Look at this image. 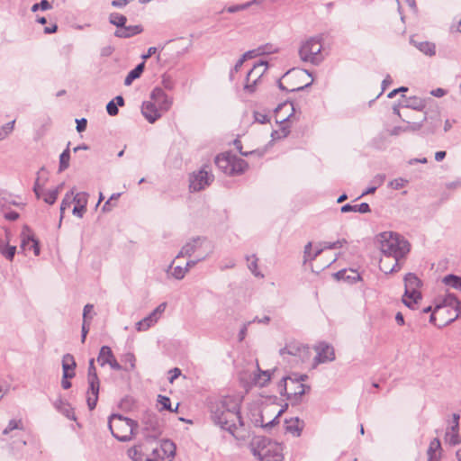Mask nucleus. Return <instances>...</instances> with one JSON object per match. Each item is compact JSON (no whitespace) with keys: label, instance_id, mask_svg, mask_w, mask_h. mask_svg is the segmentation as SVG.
<instances>
[{"label":"nucleus","instance_id":"obj_1","mask_svg":"<svg viewBox=\"0 0 461 461\" xmlns=\"http://www.w3.org/2000/svg\"><path fill=\"white\" fill-rule=\"evenodd\" d=\"M211 419L221 429L228 431L236 438L240 428L243 427L239 401L233 396H223L211 400L209 402Z\"/></svg>","mask_w":461,"mask_h":461},{"label":"nucleus","instance_id":"obj_2","mask_svg":"<svg viewBox=\"0 0 461 461\" xmlns=\"http://www.w3.org/2000/svg\"><path fill=\"white\" fill-rule=\"evenodd\" d=\"M380 250L384 258H403L410 251V243L400 235L384 231L379 235Z\"/></svg>","mask_w":461,"mask_h":461},{"label":"nucleus","instance_id":"obj_3","mask_svg":"<svg viewBox=\"0 0 461 461\" xmlns=\"http://www.w3.org/2000/svg\"><path fill=\"white\" fill-rule=\"evenodd\" d=\"M252 454L260 461H283V446L266 437H255L250 444Z\"/></svg>","mask_w":461,"mask_h":461},{"label":"nucleus","instance_id":"obj_4","mask_svg":"<svg viewBox=\"0 0 461 461\" xmlns=\"http://www.w3.org/2000/svg\"><path fill=\"white\" fill-rule=\"evenodd\" d=\"M175 455L176 445L169 439H163L160 448L152 449L149 456L141 453L140 446H134L128 450V456L133 461H171Z\"/></svg>","mask_w":461,"mask_h":461},{"label":"nucleus","instance_id":"obj_5","mask_svg":"<svg viewBox=\"0 0 461 461\" xmlns=\"http://www.w3.org/2000/svg\"><path fill=\"white\" fill-rule=\"evenodd\" d=\"M108 427L116 439L121 442H127L132 438L135 429L138 428V423L121 414H112L108 420Z\"/></svg>","mask_w":461,"mask_h":461},{"label":"nucleus","instance_id":"obj_6","mask_svg":"<svg viewBox=\"0 0 461 461\" xmlns=\"http://www.w3.org/2000/svg\"><path fill=\"white\" fill-rule=\"evenodd\" d=\"M321 50V38L315 36L309 38L302 43L299 49V55L303 61L319 65L324 59Z\"/></svg>","mask_w":461,"mask_h":461},{"label":"nucleus","instance_id":"obj_7","mask_svg":"<svg viewBox=\"0 0 461 461\" xmlns=\"http://www.w3.org/2000/svg\"><path fill=\"white\" fill-rule=\"evenodd\" d=\"M87 382L88 389L86 392V402L89 410L93 411L96 406L100 389V381L97 375L96 368L95 366L94 358L89 360Z\"/></svg>","mask_w":461,"mask_h":461},{"label":"nucleus","instance_id":"obj_8","mask_svg":"<svg viewBox=\"0 0 461 461\" xmlns=\"http://www.w3.org/2000/svg\"><path fill=\"white\" fill-rule=\"evenodd\" d=\"M306 375L294 374L290 377V387L288 393V401L291 402L292 405H296L301 402L302 396L306 393V389H310L309 386L303 384L302 382L307 379Z\"/></svg>","mask_w":461,"mask_h":461},{"label":"nucleus","instance_id":"obj_9","mask_svg":"<svg viewBox=\"0 0 461 461\" xmlns=\"http://www.w3.org/2000/svg\"><path fill=\"white\" fill-rule=\"evenodd\" d=\"M279 353L284 358H285V355L294 357L295 364L303 363L310 358L309 348L297 341L287 343L279 350Z\"/></svg>","mask_w":461,"mask_h":461},{"label":"nucleus","instance_id":"obj_10","mask_svg":"<svg viewBox=\"0 0 461 461\" xmlns=\"http://www.w3.org/2000/svg\"><path fill=\"white\" fill-rule=\"evenodd\" d=\"M267 69V61L261 60L256 63L247 74L246 82L244 85V91L248 92L249 94L254 93L256 91V86L258 83L259 82L260 78L263 77Z\"/></svg>","mask_w":461,"mask_h":461},{"label":"nucleus","instance_id":"obj_11","mask_svg":"<svg viewBox=\"0 0 461 461\" xmlns=\"http://www.w3.org/2000/svg\"><path fill=\"white\" fill-rule=\"evenodd\" d=\"M206 166L194 172L189 177V188L192 192H199L210 185L214 179V176L206 170Z\"/></svg>","mask_w":461,"mask_h":461},{"label":"nucleus","instance_id":"obj_12","mask_svg":"<svg viewBox=\"0 0 461 461\" xmlns=\"http://www.w3.org/2000/svg\"><path fill=\"white\" fill-rule=\"evenodd\" d=\"M144 435L147 439H156L162 432L161 423L155 413L146 412L142 419Z\"/></svg>","mask_w":461,"mask_h":461},{"label":"nucleus","instance_id":"obj_13","mask_svg":"<svg viewBox=\"0 0 461 461\" xmlns=\"http://www.w3.org/2000/svg\"><path fill=\"white\" fill-rule=\"evenodd\" d=\"M21 249L23 251L26 250H33L35 256L40 255V244L39 240L35 239L33 233L31 229L25 226L21 233Z\"/></svg>","mask_w":461,"mask_h":461},{"label":"nucleus","instance_id":"obj_14","mask_svg":"<svg viewBox=\"0 0 461 461\" xmlns=\"http://www.w3.org/2000/svg\"><path fill=\"white\" fill-rule=\"evenodd\" d=\"M315 350L317 352V355L313 359L315 366L331 362L335 359V351L333 347L326 342H320L315 347Z\"/></svg>","mask_w":461,"mask_h":461},{"label":"nucleus","instance_id":"obj_15","mask_svg":"<svg viewBox=\"0 0 461 461\" xmlns=\"http://www.w3.org/2000/svg\"><path fill=\"white\" fill-rule=\"evenodd\" d=\"M97 362L100 366H104L109 365L113 370L120 371L122 370V366L116 360L112 349L108 346H103L100 348Z\"/></svg>","mask_w":461,"mask_h":461},{"label":"nucleus","instance_id":"obj_16","mask_svg":"<svg viewBox=\"0 0 461 461\" xmlns=\"http://www.w3.org/2000/svg\"><path fill=\"white\" fill-rule=\"evenodd\" d=\"M207 240L205 237L197 236L189 240L180 249L179 253L176 255V258H184V257H191L195 251L201 249Z\"/></svg>","mask_w":461,"mask_h":461},{"label":"nucleus","instance_id":"obj_17","mask_svg":"<svg viewBox=\"0 0 461 461\" xmlns=\"http://www.w3.org/2000/svg\"><path fill=\"white\" fill-rule=\"evenodd\" d=\"M150 98L158 104L162 111H167L172 104V99L160 87L152 90Z\"/></svg>","mask_w":461,"mask_h":461},{"label":"nucleus","instance_id":"obj_18","mask_svg":"<svg viewBox=\"0 0 461 461\" xmlns=\"http://www.w3.org/2000/svg\"><path fill=\"white\" fill-rule=\"evenodd\" d=\"M88 194L85 192L77 193L73 197V202L76 203L72 213L78 217L82 218L86 211Z\"/></svg>","mask_w":461,"mask_h":461},{"label":"nucleus","instance_id":"obj_19","mask_svg":"<svg viewBox=\"0 0 461 461\" xmlns=\"http://www.w3.org/2000/svg\"><path fill=\"white\" fill-rule=\"evenodd\" d=\"M141 113L149 123H154L161 116L156 104L152 102H143L141 105Z\"/></svg>","mask_w":461,"mask_h":461},{"label":"nucleus","instance_id":"obj_20","mask_svg":"<svg viewBox=\"0 0 461 461\" xmlns=\"http://www.w3.org/2000/svg\"><path fill=\"white\" fill-rule=\"evenodd\" d=\"M410 43L426 56L433 57L436 55V45L433 42L420 41L415 40L414 37H411Z\"/></svg>","mask_w":461,"mask_h":461},{"label":"nucleus","instance_id":"obj_21","mask_svg":"<svg viewBox=\"0 0 461 461\" xmlns=\"http://www.w3.org/2000/svg\"><path fill=\"white\" fill-rule=\"evenodd\" d=\"M77 366L74 357L71 354H65L62 357V369L64 378H73Z\"/></svg>","mask_w":461,"mask_h":461},{"label":"nucleus","instance_id":"obj_22","mask_svg":"<svg viewBox=\"0 0 461 461\" xmlns=\"http://www.w3.org/2000/svg\"><path fill=\"white\" fill-rule=\"evenodd\" d=\"M143 28L141 25H130L126 26V24L123 25L121 29H117L114 32V35L118 38H130L134 35L140 34L142 32Z\"/></svg>","mask_w":461,"mask_h":461},{"label":"nucleus","instance_id":"obj_23","mask_svg":"<svg viewBox=\"0 0 461 461\" xmlns=\"http://www.w3.org/2000/svg\"><path fill=\"white\" fill-rule=\"evenodd\" d=\"M303 429V421L299 418L285 420V430L295 437H299Z\"/></svg>","mask_w":461,"mask_h":461},{"label":"nucleus","instance_id":"obj_24","mask_svg":"<svg viewBox=\"0 0 461 461\" xmlns=\"http://www.w3.org/2000/svg\"><path fill=\"white\" fill-rule=\"evenodd\" d=\"M217 167L224 174L230 176L231 155L220 154L215 158Z\"/></svg>","mask_w":461,"mask_h":461},{"label":"nucleus","instance_id":"obj_25","mask_svg":"<svg viewBox=\"0 0 461 461\" xmlns=\"http://www.w3.org/2000/svg\"><path fill=\"white\" fill-rule=\"evenodd\" d=\"M248 168V163L236 156H231L230 176L243 174Z\"/></svg>","mask_w":461,"mask_h":461},{"label":"nucleus","instance_id":"obj_26","mask_svg":"<svg viewBox=\"0 0 461 461\" xmlns=\"http://www.w3.org/2000/svg\"><path fill=\"white\" fill-rule=\"evenodd\" d=\"M334 277L337 280L348 281L349 283H356L360 279L359 274L355 270H339L334 274Z\"/></svg>","mask_w":461,"mask_h":461},{"label":"nucleus","instance_id":"obj_27","mask_svg":"<svg viewBox=\"0 0 461 461\" xmlns=\"http://www.w3.org/2000/svg\"><path fill=\"white\" fill-rule=\"evenodd\" d=\"M421 299V294L420 291L413 290V292L409 291L408 288H405L404 294L402 297V303L409 308H413V305L418 303L419 300Z\"/></svg>","mask_w":461,"mask_h":461},{"label":"nucleus","instance_id":"obj_28","mask_svg":"<svg viewBox=\"0 0 461 461\" xmlns=\"http://www.w3.org/2000/svg\"><path fill=\"white\" fill-rule=\"evenodd\" d=\"M340 212L343 213L354 212L360 213H367L371 212L370 206L367 203H362L357 205H351L350 203H346L341 206Z\"/></svg>","mask_w":461,"mask_h":461},{"label":"nucleus","instance_id":"obj_29","mask_svg":"<svg viewBox=\"0 0 461 461\" xmlns=\"http://www.w3.org/2000/svg\"><path fill=\"white\" fill-rule=\"evenodd\" d=\"M421 285V281L418 278V276L413 273H408L404 276V287L408 288L409 291L413 292V290L420 291V287Z\"/></svg>","mask_w":461,"mask_h":461},{"label":"nucleus","instance_id":"obj_30","mask_svg":"<svg viewBox=\"0 0 461 461\" xmlns=\"http://www.w3.org/2000/svg\"><path fill=\"white\" fill-rule=\"evenodd\" d=\"M387 259H392V258H383L380 260V270L384 274H391L393 272L398 271L400 269L399 260L400 259H393V264L391 267L390 264L387 263Z\"/></svg>","mask_w":461,"mask_h":461},{"label":"nucleus","instance_id":"obj_31","mask_svg":"<svg viewBox=\"0 0 461 461\" xmlns=\"http://www.w3.org/2000/svg\"><path fill=\"white\" fill-rule=\"evenodd\" d=\"M74 196H75V188H72L69 192H68L66 194L65 197L63 198L61 204H60V219H59V227L61 226L65 210L67 208H68L72 203H74L73 202Z\"/></svg>","mask_w":461,"mask_h":461},{"label":"nucleus","instance_id":"obj_32","mask_svg":"<svg viewBox=\"0 0 461 461\" xmlns=\"http://www.w3.org/2000/svg\"><path fill=\"white\" fill-rule=\"evenodd\" d=\"M158 321V319L154 317L151 312L142 319L141 321L136 323V330L138 331H144L149 330L151 326H153Z\"/></svg>","mask_w":461,"mask_h":461},{"label":"nucleus","instance_id":"obj_33","mask_svg":"<svg viewBox=\"0 0 461 461\" xmlns=\"http://www.w3.org/2000/svg\"><path fill=\"white\" fill-rule=\"evenodd\" d=\"M402 105L406 108L421 111L425 107V102L420 97L412 96L408 98Z\"/></svg>","mask_w":461,"mask_h":461},{"label":"nucleus","instance_id":"obj_34","mask_svg":"<svg viewBox=\"0 0 461 461\" xmlns=\"http://www.w3.org/2000/svg\"><path fill=\"white\" fill-rule=\"evenodd\" d=\"M174 260L172 263L168 266L167 269V274H171V276L176 278V280H181L185 277V276L187 273V268L182 267H173Z\"/></svg>","mask_w":461,"mask_h":461},{"label":"nucleus","instance_id":"obj_35","mask_svg":"<svg viewBox=\"0 0 461 461\" xmlns=\"http://www.w3.org/2000/svg\"><path fill=\"white\" fill-rule=\"evenodd\" d=\"M69 146H70V142L68 143L67 148L63 150V152L59 156V172L66 170L69 167V159H70Z\"/></svg>","mask_w":461,"mask_h":461},{"label":"nucleus","instance_id":"obj_36","mask_svg":"<svg viewBox=\"0 0 461 461\" xmlns=\"http://www.w3.org/2000/svg\"><path fill=\"white\" fill-rule=\"evenodd\" d=\"M122 361L125 364L122 366V370L130 372L135 369L136 366V357L132 353H126L123 355Z\"/></svg>","mask_w":461,"mask_h":461},{"label":"nucleus","instance_id":"obj_37","mask_svg":"<svg viewBox=\"0 0 461 461\" xmlns=\"http://www.w3.org/2000/svg\"><path fill=\"white\" fill-rule=\"evenodd\" d=\"M443 283L448 286L461 291V276L453 274L447 275L443 278Z\"/></svg>","mask_w":461,"mask_h":461},{"label":"nucleus","instance_id":"obj_38","mask_svg":"<svg viewBox=\"0 0 461 461\" xmlns=\"http://www.w3.org/2000/svg\"><path fill=\"white\" fill-rule=\"evenodd\" d=\"M158 404L160 405V409H159L160 411L166 410V411H169L171 412L177 411L178 403L176 404V409H172L170 399L167 396L159 394L158 396Z\"/></svg>","mask_w":461,"mask_h":461},{"label":"nucleus","instance_id":"obj_39","mask_svg":"<svg viewBox=\"0 0 461 461\" xmlns=\"http://www.w3.org/2000/svg\"><path fill=\"white\" fill-rule=\"evenodd\" d=\"M109 21L112 24L115 25L117 29H121L126 24L127 18L121 14L113 13L110 14Z\"/></svg>","mask_w":461,"mask_h":461},{"label":"nucleus","instance_id":"obj_40","mask_svg":"<svg viewBox=\"0 0 461 461\" xmlns=\"http://www.w3.org/2000/svg\"><path fill=\"white\" fill-rule=\"evenodd\" d=\"M270 371H260V373L255 376L254 382L262 387L265 386L270 381Z\"/></svg>","mask_w":461,"mask_h":461},{"label":"nucleus","instance_id":"obj_41","mask_svg":"<svg viewBox=\"0 0 461 461\" xmlns=\"http://www.w3.org/2000/svg\"><path fill=\"white\" fill-rule=\"evenodd\" d=\"M267 46H261V47H258V49H255V50H249V51L245 52L242 55V57L247 60V59L255 58L257 56H260V55H263V54H266V53H269L270 50H267Z\"/></svg>","mask_w":461,"mask_h":461},{"label":"nucleus","instance_id":"obj_42","mask_svg":"<svg viewBox=\"0 0 461 461\" xmlns=\"http://www.w3.org/2000/svg\"><path fill=\"white\" fill-rule=\"evenodd\" d=\"M291 376H284L278 384V391L281 395H285L288 400L290 378Z\"/></svg>","mask_w":461,"mask_h":461},{"label":"nucleus","instance_id":"obj_43","mask_svg":"<svg viewBox=\"0 0 461 461\" xmlns=\"http://www.w3.org/2000/svg\"><path fill=\"white\" fill-rule=\"evenodd\" d=\"M246 259L249 262V269L252 272V274L255 276L263 277V275L258 271V258H256V256L255 255L247 256Z\"/></svg>","mask_w":461,"mask_h":461},{"label":"nucleus","instance_id":"obj_44","mask_svg":"<svg viewBox=\"0 0 461 461\" xmlns=\"http://www.w3.org/2000/svg\"><path fill=\"white\" fill-rule=\"evenodd\" d=\"M14 429H23V425L21 420H9L7 427L3 430V434L7 435Z\"/></svg>","mask_w":461,"mask_h":461},{"label":"nucleus","instance_id":"obj_45","mask_svg":"<svg viewBox=\"0 0 461 461\" xmlns=\"http://www.w3.org/2000/svg\"><path fill=\"white\" fill-rule=\"evenodd\" d=\"M441 450V444L438 438H433L429 446V448L427 450L428 456H438L437 452Z\"/></svg>","mask_w":461,"mask_h":461},{"label":"nucleus","instance_id":"obj_46","mask_svg":"<svg viewBox=\"0 0 461 461\" xmlns=\"http://www.w3.org/2000/svg\"><path fill=\"white\" fill-rule=\"evenodd\" d=\"M15 121H12L0 128V140L5 139L13 131Z\"/></svg>","mask_w":461,"mask_h":461},{"label":"nucleus","instance_id":"obj_47","mask_svg":"<svg viewBox=\"0 0 461 461\" xmlns=\"http://www.w3.org/2000/svg\"><path fill=\"white\" fill-rule=\"evenodd\" d=\"M446 439L450 445L456 446L460 443V438L458 434V430H451L447 431Z\"/></svg>","mask_w":461,"mask_h":461},{"label":"nucleus","instance_id":"obj_48","mask_svg":"<svg viewBox=\"0 0 461 461\" xmlns=\"http://www.w3.org/2000/svg\"><path fill=\"white\" fill-rule=\"evenodd\" d=\"M59 194V188H55L53 190L48 191L45 194L43 200L45 203H47L49 204H53L56 202Z\"/></svg>","mask_w":461,"mask_h":461},{"label":"nucleus","instance_id":"obj_49","mask_svg":"<svg viewBox=\"0 0 461 461\" xmlns=\"http://www.w3.org/2000/svg\"><path fill=\"white\" fill-rule=\"evenodd\" d=\"M59 411L68 419L76 420L74 410L68 402H66Z\"/></svg>","mask_w":461,"mask_h":461},{"label":"nucleus","instance_id":"obj_50","mask_svg":"<svg viewBox=\"0 0 461 461\" xmlns=\"http://www.w3.org/2000/svg\"><path fill=\"white\" fill-rule=\"evenodd\" d=\"M427 121V115L424 114L423 118L421 119L420 122H407V125L406 127L408 128V131H420L422 126H423V122Z\"/></svg>","mask_w":461,"mask_h":461},{"label":"nucleus","instance_id":"obj_51","mask_svg":"<svg viewBox=\"0 0 461 461\" xmlns=\"http://www.w3.org/2000/svg\"><path fill=\"white\" fill-rule=\"evenodd\" d=\"M6 259L12 261L16 253L15 246H9L6 244L5 248L0 252Z\"/></svg>","mask_w":461,"mask_h":461},{"label":"nucleus","instance_id":"obj_52","mask_svg":"<svg viewBox=\"0 0 461 461\" xmlns=\"http://www.w3.org/2000/svg\"><path fill=\"white\" fill-rule=\"evenodd\" d=\"M252 3L253 2H247V3L241 4V5H230V6L227 7L226 10L230 14H234V13H237V12H240V11L246 10L247 8H249L252 5Z\"/></svg>","mask_w":461,"mask_h":461},{"label":"nucleus","instance_id":"obj_53","mask_svg":"<svg viewBox=\"0 0 461 461\" xmlns=\"http://www.w3.org/2000/svg\"><path fill=\"white\" fill-rule=\"evenodd\" d=\"M145 68V63L141 62L138 64L133 69H131L128 74L133 77L134 79L139 78L143 73Z\"/></svg>","mask_w":461,"mask_h":461},{"label":"nucleus","instance_id":"obj_54","mask_svg":"<svg viewBox=\"0 0 461 461\" xmlns=\"http://www.w3.org/2000/svg\"><path fill=\"white\" fill-rule=\"evenodd\" d=\"M442 310H444V307H443L442 305H439V304H438V305H437V306L435 307L433 313H432V314L430 315V317H429V322H430V323H432V324H434V325H437V326H438V327H441V326H444V325H446L447 323L451 322V321H454V319H451V320H449V321H446L445 323H442V324H437V323H436V316H435V314H436V313H438V312H440V311H442Z\"/></svg>","mask_w":461,"mask_h":461},{"label":"nucleus","instance_id":"obj_55","mask_svg":"<svg viewBox=\"0 0 461 461\" xmlns=\"http://www.w3.org/2000/svg\"><path fill=\"white\" fill-rule=\"evenodd\" d=\"M407 183H408V181L406 179L399 177V178H395V179L392 180L389 183V186L394 190H399V189L402 188Z\"/></svg>","mask_w":461,"mask_h":461},{"label":"nucleus","instance_id":"obj_56","mask_svg":"<svg viewBox=\"0 0 461 461\" xmlns=\"http://www.w3.org/2000/svg\"><path fill=\"white\" fill-rule=\"evenodd\" d=\"M346 243H347V240L345 239H342V240H338L335 242H323L322 245H324V249H335L338 248H341Z\"/></svg>","mask_w":461,"mask_h":461},{"label":"nucleus","instance_id":"obj_57","mask_svg":"<svg viewBox=\"0 0 461 461\" xmlns=\"http://www.w3.org/2000/svg\"><path fill=\"white\" fill-rule=\"evenodd\" d=\"M283 412H284V410H280L277 412L276 416L270 421L267 422L266 424H264L263 420H261L260 426L262 428H264L265 429H272L275 425H276L278 423V418L282 415Z\"/></svg>","mask_w":461,"mask_h":461},{"label":"nucleus","instance_id":"obj_58","mask_svg":"<svg viewBox=\"0 0 461 461\" xmlns=\"http://www.w3.org/2000/svg\"><path fill=\"white\" fill-rule=\"evenodd\" d=\"M445 303L446 304H449V305H456V308L457 309L461 303L459 302V300L457 299V297L454 294H448L445 300H444Z\"/></svg>","mask_w":461,"mask_h":461},{"label":"nucleus","instance_id":"obj_59","mask_svg":"<svg viewBox=\"0 0 461 461\" xmlns=\"http://www.w3.org/2000/svg\"><path fill=\"white\" fill-rule=\"evenodd\" d=\"M106 111H107V113L110 115V116H115L118 114L119 113V110H118V106L117 104L114 103V100H111L107 104H106Z\"/></svg>","mask_w":461,"mask_h":461},{"label":"nucleus","instance_id":"obj_60","mask_svg":"<svg viewBox=\"0 0 461 461\" xmlns=\"http://www.w3.org/2000/svg\"><path fill=\"white\" fill-rule=\"evenodd\" d=\"M212 251L209 250L204 256L194 259V260H189L186 262L185 268H187V272L190 270V268L194 267L198 262L204 260L211 253Z\"/></svg>","mask_w":461,"mask_h":461},{"label":"nucleus","instance_id":"obj_61","mask_svg":"<svg viewBox=\"0 0 461 461\" xmlns=\"http://www.w3.org/2000/svg\"><path fill=\"white\" fill-rule=\"evenodd\" d=\"M254 119L256 122H259V123H266L267 122H269V117L267 114H265L263 113H260V112H255L254 113Z\"/></svg>","mask_w":461,"mask_h":461},{"label":"nucleus","instance_id":"obj_62","mask_svg":"<svg viewBox=\"0 0 461 461\" xmlns=\"http://www.w3.org/2000/svg\"><path fill=\"white\" fill-rule=\"evenodd\" d=\"M166 307L167 303H162L155 310L151 312V314L158 320L160 315L165 312Z\"/></svg>","mask_w":461,"mask_h":461},{"label":"nucleus","instance_id":"obj_63","mask_svg":"<svg viewBox=\"0 0 461 461\" xmlns=\"http://www.w3.org/2000/svg\"><path fill=\"white\" fill-rule=\"evenodd\" d=\"M251 324V321H248V322H245L241 329L240 330V332H239V340L240 341H242L246 336H247V332H248V329H249V326Z\"/></svg>","mask_w":461,"mask_h":461},{"label":"nucleus","instance_id":"obj_64","mask_svg":"<svg viewBox=\"0 0 461 461\" xmlns=\"http://www.w3.org/2000/svg\"><path fill=\"white\" fill-rule=\"evenodd\" d=\"M77 122V131L78 132H83L86 129L87 121L85 118L76 120Z\"/></svg>","mask_w":461,"mask_h":461}]
</instances>
